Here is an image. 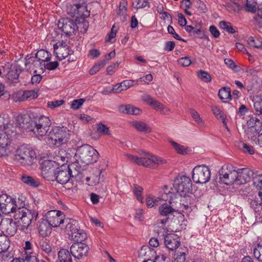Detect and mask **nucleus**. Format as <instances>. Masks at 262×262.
<instances>
[{"label":"nucleus","mask_w":262,"mask_h":262,"mask_svg":"<svg viewBox=\"0 0 262 262\" xmlns=\"http://www.w3.org/2000/svg\"><path fill=\"white\" fill-rule=\"evenodd\" d=\"M16 136V127L10 123L8 116H0V148L5 152L6 147Z\"/></svg>","instance_id":"obj_1"},{"label":"nucleus","mask_w":262,"mask_h":262,"mask_svg":"<svg viewBox=\"0 0 262 262\" xmlns=\"http://www.w3.org/2000/svg\"><path fill=\"white\" fill-rule=\"evenodd\" d=\"M30 126L26 127L37 136L42 137L47 134L51 122L49 117L42 115H35L33 113L30 116Z\"/></svg>","instance_id":"obj_2"},{"label":"nucleus","mask_w":262,"mask_h":262,"mask_svg":"<svg viewBox=\"0 0 262 262\" xmlns=\"http://www.w3.org/2000/svg\"><path fill=\"white\" fill-rule=\"evenodd\" d=\"M127 159L137 165L149 168H155L156 165H160L166 163V160L149 153L143 152V156L139 157L132 155H126Z\"/></svg>","instance_id":"obj_3"},{"label":"nucleus","mask_w":262,"mask_h":262,"mask_svg":"<svg viewBox=\"0 0 262 262\" xmlns=\"http://www.w3.org/2000/svg\"><path fill=\"white\" fill-rule=\"evenodd\" d=\"M38 216V213L36 211H31L27 208L18 209L14 214L13 217L20 227V230L25 231L27 230L31 222L36 221Z\"/></svg>","instance_id":"obj_4"},{"label":"nucleus","mask_w":262,"mask_h":262,"mask_svg":"<svg viewBox=\"0 0 262 262\" xmlns=\"http://www.w3.org/2000/svg\"><path fill=\"white\" fill-rule=\"evenodd\" d=\"M36 157L35 151L25 145L20 146L15 155V160L23 165H31Z\"/></svg>","instance_id":"obj_5"},{"label":"nucleus","mask_w":262,"mask_h":262,"mask_svg":"<svg viewBox=\"0 0 262 262\" xmlns=\"http://www.w3.org/2000/svg\"><path fill=\"white\" fill-rule=\"evenodd\" d=\"M80 162L89 165L96 162L98 159V152L92 146L85 144L80 147L77 150Z\"/></svg>","instance_id":"obj_6"},{"label":"nucleus","mask_w":262,"mask_h":262,"mask_svg":"<svg viewBox=\"0 0 262 262\" xmlns=\"http://www.w3.org/2000/svg\"><path fill=\"white\" fill-rule=\"evenodd\" d=\"M49 138L56 146L63 144L70 138V130L64 126H55L49 133Z\"/></svg>","instance_id":"obj_7"},{"label":"nucleus","mask_w":262,"mask_h":262,"mask_svg":"<svg viewBox=\"0 0 262 262\" xmlns=\"http://www.w3.org/2000/svg\"><path fill=\"white\" fill-rule=\"evenodd\" d=\"M192 184L189 177L179 175L175 179L173 186L176 192L180 195H185L192 191Z\"/></svg>","instance_id":"obj_8"},{"label":"nucleus","mask_w":262,"mask_h":262,"mask_svg":"<svg viewBox=\"0 0 262 262\" xmlns=\"http://www.w3.org/2000/svg\"><path fill=\"white\" fill-rule=\"evenodd\" d=\"M219 176L220 180L223 183L230 185L235 182L236 183L237 170H235L232 165L224 166L219 170Z\"/></svg>","instance_id":"obj_9"},{"label":"nucleus","mask_w":262,"mask_h":262,"mask_svg":"<svg viewBox=\"0 0 262 262\" xmlns=\"http://www.w3.org/2000/svg\"><path fill=\"white\" fill-rule=\"evenodd\" d=\"M210 170L205 165H198L192 170V178L195 183L205 184L210 179Z\"/></svg>","instance_id":"obj_10"},{"label":"nucleus","mask_w":262,"mask_h":262,"mask_svg":"<svg viewBox=\"0 0 262 262\" xmlns=\"http://www.w3.org/2000/svg\"><path fill=\"white\" fill-rule=\"evenodd\" d=\"M23 71L24 69L20 64L12 66L8 63L3 70L4 76L10 83H17L19 75Z\"/></svg>","instance_id":"obj_11"},{"label":"nucleus","mask_w":262,"mask_h":262,"mask_svg":"<svg viewBox=\"0 0 262 262\" xmlns=\"http://www.w3.org/2000/svg\"><path fill=\"white\" fill-rule=\"evenodd\" d=\"M57 167L55 162L49 160H43L41 163L42 177L46 180L54 181Z\"/></svg>","instance_id":"obj_12"},{"label":"nucleus","mask_w":262,"mask_h":262,"mask_svg":"<svg viewBox=\"0 0 262 262\" xmlns=\"http://www.w3.org/2000/svg\"><path fill=\"white\" fill-rule=\"evenodd\" d=\"M58 27L67 35L75 34L78 30L77 24L73 19L70 18H64L60 19Z\"/></svg>","instance_id":"obj_13"},{"label":"nucleus","mask_w":262,"mask_h":262,"mask_svg":"<svg viewBox=\"0 0 262 262\" xmlns=\"http://www.w3.org/2000/svg\"><path fill=\"white\" fill-rule=\"evenodd\" d=\"M89 250L88 245L82 242L75 243L70 248V252L73 256L77 259H81L87 256Z\"/></svg>","instance_id":"obj_14"},{"label":"nucleus","mask_w":262,"mask_h":262,"mask_svg":"<svg viewBox=\"0 0 262 262\" xmlns=\"http://www.w3.org/2000/svg\"><path fill=\"white\" fill-rule=\"evenodd\" d=\"M20 227L17 222L12 219H5L0 220V229L10 236H13L17 229Z\"/></svg>","instance_id":"obj_15"},{"label":"nucleus","mask_w":262,"mask_h":262,"mask_svg":"<svg viewBox=\"0 0 262 262\" xmlns=\"http://www.w3.org/2000/svg\"><path fill=\"white\" fill-rule=\"evenodd\" d=\"M63 212L60 210H53L48 211L44 218L52 227H57L64 222Z\"/></svg>","instance_id":"obj_16"},{"label":"nucleus","mask_w":262,"mask_h":262,"mask_svg":"<svg viewBox=\"0 0 262 262\" xmlns=\"http://www.w3.org/2000/svg\"><path fill=\"white\" fill-rule=\"evenodd\" d=\"M54 180L61 184H66L69 182L73 174L70 173V169L67 165L63 163L60 167H58L55 172Z\"/></svg>","instance_id":"obj_17"},{"label":"nucleus","mask_w":262,"mask_h":262,"mask_svg":"<svg viewBox=\"0 0 262 262\" xmlns=\"http://www.w3.org/2000/svg\"><path fill=\"white\" fill-rule=\"evenodd\" d=\"M37 96V93L35 90L19 91L13 93L12 98L15 102H20L34 99Z\"/></svg>","instance_id":"obj_18"},{"label":"nucleus","mask_w":262,"mask_h":262,"mask_svg":"<svg viewBox=\"0 0 262 262\" xmlns=\"http://www.w3.org/2000/svg\"><path fill=\"white\" fill-rule=\"evenodd\" d=\"M13 200L14 199L7 194H3L0 195V206L3 210V213L9 214L13 211L14 209Z\"/></svg>","instance_id":"obj_19"},{"label":"nucleus","mask_w":262,"mask_h":262,"mask_svg":"<svg viewBox=\"0 0 262 262\" xmlns=\"http://www.w3.org/2000/svg\"><path fill=\"white\" fill-rule=\"evenodd\" d=\"M247 123L249 126L247 133L248 138H252L260 133L261 123L258 118L252 117L248 121Z\"/></svg>","instance_id":"obj_20"},{"label":"nucleus","mask_w":262,"mask_h":262,"mask_svg":"<svg viewBox=\"0 0 262 262\" xmlns=\"http://www.w3.org/2000/svg\"><path fill=\"white\" fill-rule=\"evenodd\" d=\"M164 245L169 250L173 251L180 245V237L174 233H168L164 237Z\"/></svg>","instance_id":"obj_21"},{"label":"nucleus","mask_w":262,"mask_h":262,"mask_svg":"<svg viewBox=\"0 0 262 262\" xmlns=\"http://www.w3.org/2000/svg\"><path fill=\"white\" fill-rule=\"evenodd\" d=\"M176 209L173 208L169 204L164 203L159 208V212L161 216L165 217V219L158 220V223H161L162 225H165L167 222L170 216L173 215Z\"/></svg>","instance_id":"obj_22"},{"label":"nucleus","mask_w":262,"mask_h":262,"mask_svg":"<svg viewBox=\"0 0 262 262\" xmlns=\"http://www.w3.org/2000/svg\"><path fill=\"white\" fill-rule=\"evenodd\" d=\"M237 173L236 183L238 185L247 183L254 176L253 171L247 168L239 169Z\"/></svg>","instance_id":"obj_23"},{"label":"nucleus","mask_w":262,"mask_h":262,"mask_svg":"<svg viewBox=\"0 0 262 262\" xmlns=\"http://www.w3.org/2000/svg\"><path fill=\"white\" fill-rule=\"evenodd\" d=\"M180 196L182 198L180 200V205L182 206L185 210L191 208L198 201V199L192 192L186 194V195Z\"/></svg>","instance_id":"obj_24"},{"label":"nucleus","mask_w":262,"mask_h":262,"mask_svg":"<svg viewBox=\"0 0 262 262\" xmlns=\"http://www.w3.org/2000/svg\"><path fill=\"white\" fill-rule=\"evenodd\" d=\"M71 51L66 43H62L59 46H54V52L59 60H62L70 55Z\"/></svg>","instance_id":"obj_25"},{"label":"nucleus","mask_w":262,"mask_h":262,"mask_svg":"<svg viewBox=\"0 0 262 262\" xmlns=\"http://www.w3.org/2000/svg\"><path fill=\"white\" fill-rule=\"evenodd\" d=\"M139 255L140 257L143 258L144 260L149 262H154L155 258L158 256L156 255V252L154 249L147 246L142 247Z\"/></svg>","instance_id":"obj_26"},{"label":"nucleus","mask_w":262,"mask_h":262,"mask_svg":"<svg viewBox=\"0 0 262 262\" xmlns=\"http://www.w3.org/2000/svg\"><path fill=\"white\" fill-rule=\"evenodd\" d=\"M38 229L39 234L43 237L49 235L52 232V227L44 217L39 222Z\"/></svg>","instance_id":"obj_27"},{"label":"nucleus","mask_w":262,"mask_h":262,"mask_svg":"<svg viewBox=\"0 0 262 262\" xmlns=\"http://www.w3.org/2000/svg\"><path fill=\"white\" fill-rule=\"evenodd\" d=\"M20 180L26 185L34 188L38 187L40 185V183L37 179L26 174L21 175Z\"/></svg>","instance_id":"obj_28"},{"label":"nucleus","mask_w":262,"mask_h":262,"mask_svg":"<svg viewBox=\"0 0 262 262\" xmlns=\"http://www.w3.org/2000/svg\"><path fill=\"white\" fill-rule=\"evenodd\" d=\"M30 62L33 63V69L34 73H43L45 71V62H41L39 60L37 59L34 57V58H31Z\"/></svg>","instance_id":"obj_29"},{"label":"nucleus","mask_w":262,"mask_h":262,"mask_svg":"<svg viewBox=\"0 0 262 262\" xmlns=\"http://www.w3.org/2000/svg\"><path fill=\"white\" fill-rule=\"evenodd\" d=\"M134 80H124L121 83H119L114 85L116 93H120L123 91H125L131 86L134 85Z\"/></svg>","instance_id":"obj_30"},{"label":"nucleus","mask_w":262,"mask_h":262,"mask_svg":"<svg viewBox=\"0 0 262 262\" xmlns=\"http://www.w3.org/2000/svg\"><path fill=\"white\" fill-rule=\"evenodd\" d=\"M218 96L222 102H227V100L231 99L230 88L223 87L219 91Z\"/></svg>","instance_id":"obj_31"},{"label":"nucleus","mask_w":262,"mask_h":262,"mask_svg":"<svg viewBox=\"0 0 262 262\" xmlns=\"http://www.w3.org/2000/svg\"><path fill=\"white\" fill-rule=\"evenodd\" d=\"M119 111L123 113L137 115L140 114L141 110L133 105H121L119 107Z\"/></svg>","instance_id":"obj_32"},{"label":"nucleus","mask_w":262,"mask_h":262,"mask_svg":"<svg viewBox=\"0 0 262 262\" xmlns=\"http://www.w3.org/2000/svg\"><path fill=\"white\" fill-rule=\"evenodd\" d=\"M77 11V18H82L81 23L88 24V22H85L84 20L85 18L89 17L90 15V11L88 10L87 5L78 6Z\"/></svg>","instance_id":"obj_33"},{"label":"nucleus","mask_w":262,"mask_h":262,"mask_svg":"<svg viewBox=\"0 0 262 262\" xmlns=\"http://www.w3.org/2000/svg\"><path fill=\"white\" fill-rule=\"evenodd\" d=\"M211 111L213 114L218 119H221L223 123L226 126V128L228 130L229 128L227 127V123L225 120L226 116L221 110L216 105L211 106Z\"/></svg>","instance_id":"obj_34"},{"label":"nucleus","mask_w":262,"mask_h":262,"mask_svg":"<svg viewBox=\"0 0 262 262\" xmlns=\"http://www.w3.org/2000/svg\"><path fill=\"white\" fill-rule=\"evenodd\" d=\"M71 253L66 249H61L58 253V257L60 262H72Z\"/></svg>","instance_id":"obj_35"},{"label":"nucleus","mask_w":262,"mask_h":262,"mask_svg":"<svg viewBox=\"0 0 262 262\" xmlns=\"http://www.w3.org/2000/svg\"><path fill=\"white\" fill-rule=\"evenodd\" d=\"M34 57L41 62H47L51 60V54L45 50H40L35 54Z\"/></svg>","instance_id":"obj_36"},{"label":"nucleus","mask_w":262,"mask_h":262,"mask_svg":"<svg viewBox=\"0 0 262 262\" xmlns=\"http://www.w3.org/2000/svg\"><path fill=\"white\" fill-rule=\"evenodd\" d=\"M133 126L139 132L150 133L151 128L145 123L141 121H135L133 122Z\"/></svg>","instance_id":"obj_37"},{"label":"nucleus","mask_w":262,"mask_h":262,"mask_svg":"<svg viewBox=\"0 0 262 262\" xmlns=\"http://www.w3.org/2000/svg\"><path fill=\"white\" fill-rule=\"evenodd\" d=\"M250 208L252 209L255 213H259L261 210L262 202L256 198L249 199Z\"/></svg>","instance_id":"obj_38"},{"label":"nucleus","mask_w":262,"mask_h":262,"mask_svg":"<svg viewBox=\"0 0 262 262\" xmlns=\"http://www.w3.org/2000/svg\"><path fill=\"white\" fill-rule=\"evenodd\" d=\"M10 246V241L8 237L4 234H0V252L4 250H7Z\"/></svg>","instance_id":"obj_39"},{"label":"nucleus","mask_w":262,"mask_h":262,"mask_svg":"<svg viewBox=\"0 0 262 262\" xmlns=\"http://www.w3.org/2000/svg\"><path fill=\"white\" fill-rule=\"evenodd\" d=\"M161 198L159 199L164 201H169L171 203L172 193L171 192V189H169L166 185L164 186L162 190L161 191Z\"/></svg>","instance_id":"obj_40"},{"label":"nucleus","mask_w":262,"mask_h":262,"mask_svg":"<svg viewBox=\"0 0 262 262\" xmlns=\"http://www.w3.org/2000/svg\"><path fill=\"white\" fill-rule=\"evenodd\" d=\"M70 238L76 243L82 242L86 238V234L82 230L79 229L78 231L75 232Z\"/></svg>","instance_id":"obj_41"},{"label":"nucleus","mask_w":262,"mask_h":262,"mask_svg":"<svg viewBox=\"0 0 262 262\" xmlns=\"http://www.w3.org/2000/svg\"><path fill=\"white\" fill-rule=\"evenodd\" d=\"M78 229L77 224L74 221L69 222L66 226V231L69 237L75 233V232H78Z\"/></svg>","instance_id":"obj_42"},{"label":"nucleus","mask_w":262,"mask_h":262,"mask_svg":"<svg viewBox=\"0 0 262 262\" xmlns=\"http://www.w3.org/2000/svg\"><path fill=\"white\" fill-rule=\"evenodd\" d=\"M253 254L254 257L259 262H262V244L258 243L254 244Z\"/></svg>","instance_id":"obj_43"},{"label":"nucleus","mask_w":262,"mask_h":262,"mask_svg":"<svg viewBox=\"0 0 262 262\" xmlns=\"http://www.w3.org/2000/svg\"><path fill=\"white\" fill-rule=\"evenodd\" d=\"M254 108L255 114L257 115H261L262 117V95L255 99L254 102Z\"/></svg>","instance_id":"obj_44"},{"label":"nucleus","mask_w":262,"mask_h":262,"mask_svg":"<svg viewBox=\"0 0 262 262\" xmlns=\"http://www.w3.org/2000/svg\"><path fill=\"white\" fill-rule=\"evenodd\" d=\"M132 5L137 10L144 8L146 7H150L148 0H134Z\"/></svg>","instance_id":"obj_45"},{"label":"nucleus","mask_w":262,"mask_h":262,"mask_svg":"<svg viewBox=\"0 0 262 262\" xmlns=\"http://www.w3.org/2000/svg\"><path fill=\"white\" fill-rule=\"evenodd\" d=\"M219 26L221 29L226 31L229 33L233 34L235 32V30L229 22L221 21L219 23Z\"/></svg>","instance_id":"obj_46"},{"label":"nucleus","mask_w":262,"mask_h":262,"mask_svg":"<svg viewBox=\"0 0 262 262\" xmlns=\"http://www.w3.org/2000/svg\"><path fill=\"white\" fill-rule=\"evenodd\" d=\"M70 169V173L73 174L72 177H77L80 173L81 166L77 163H73L70 165H67Z\"/></svg>","instance_id":"obj_47"},{"label":"nucleus","mask_w":262,"mask_h":262,"mask_svg":"<svg viewBox=\"0 0 262 262\" xmlns=\"http://www.w3.org/2000/svg\"><path fill=\"white\" fill-rule=\"evenodd\" d=\"M245 9L247 12H255L256 10V3L253 0H247Z\"/></svg>","instance_id":"obj_48"},{"label":"nucleus","mask_w":262,"mask_h":262,"mask_svg":"<svg viewBox=\"0 0 262 262\" xmlns=\"http://www.w3.org/2000/svg\"><path fill=\"white\" fill-rule=\"evenodd\" d=\"M198 76L199 79L205 82H210L211 81V77L210 74L203 70H200L198 72Z\"/></svg>","instance_id":"obj_49"},{"label":"nucleus","mask_w":262,"mask_h":262,"mask_svg":"<svg viewBox=\"0 0 262 262\" xmlns=\"http://www.w3.org/2000/svg\"><path fill=\"white\" fill-rule=\"evenodd\" d=\"M40 248L49 256H54V253L52 251L51 246L46 241H42L40 243Z\"/></svg>","instance_id":"obj_50"},{"label":"nucleus","mask_w":262,"mask_h":262,"mask_svg":"<svg viewBox=\"0 0 262 262\" xmlns=\"http://www.w3.org/2000/svg\"><path fill=\"white\" fill-rule=\"evenodd\" d=\"M247 41L250 47L258 49L262 47V41L258 39H254L253 37H250Z\"/></svg>","instance_id":"obj_51"},{"label":"nucleus","mask_w":262,"mask_h":262,"mask_svg":"<svg viewBox=\"0 0 262 262\" xmlns=\"http://www.w3.org/2000/svg\"><path fill=\"white\" fill-rule=\"evenodd\" d=\"M227 10L230 12H238L241 10L242 7L237 3L230 2L226 5Z\"/></svg>","instance_id":"obj_52"},{"label":"nucleus","mask_w":262,"mask_h":262,"mask_svg":"<svg viewBox=\"0 0 262 262\" xmlns=\"http://www.w3.org/2000/svg\"><path fill=\"white\" fill-rule=\"evenodd\" d=\"M142 100L146 102L147 104L151 106L154 109L156 106V103L158 102V101L154 99L150 95L144 94L142 96Z\"/></svg>","instance_id":"obj_53"},{"label":"nucleus","mask_w":262,"mask_h":262,"mask_svg":"<svg viewBox=\"0 0 262 262\" xmlns=\"http://www.w3.org/2000/svg\"><path fill=\"white\" fill-rule=\"evenodd\" d=\"M253 185L260 190L262 189V174H255L252 178Z\"/></svg>","instance_id":"obj_54"},{"label":"nucleus","mask_w":262,"mask_h":262,"mask_svg":"<svg viewBox=\"0 0 262 262\" xmlns=\"http://www.w3.org/2000/svg\"><path fill=\"white\" fill-rule=\"evenodd\" d=\"M77 6L73 4H70L67 6V11L68 14L71 17L77 18Z\"/></svg>","instance_id":"obj_55"},{"label":"nucleus","mask_w":262,"mask_h":262,"mask_svg":"<svg viewBox=\"0 0 262 262\" xmlns=\"http://www.w3.org/2000/svg\"><path fill=\"white\" fill-rule=\"evenodd\" d=\"M156 105L154 108L155 110L159 111L162 114L167 115L170 112V110L169 108L164 105L163 104L160 103L159 101L155 104Z\"/></svg>","instance_id":"obj_56"},{"label":"nucleus","mask_w":262,"mask_h":262,"mask_svg":"<svg viewBox=\"0 0 262 262\" xmlns=\"http://www.w3.org/2000/svg\"><path fill=\"white\" fill-rule=\"evenodd\" d=\"M13 257V254L7 250L0 252V259L2 262H8Z\"/></svg>","instance_id":"obj_57"},{"label":"nucleus","mask_w":262,"mask_h":262,"mask_svg":"<svg viewBox=\"0 0 262 262\" xmlns=\"http://www.w3.org/2000/svg\"><path fill=\"white\" fill-rule=\"evenodd\" d=\"M170 143L178 153L182 155L187 153V149L184 146L179 144L174 141H171Z\"/></svg>","instance_id":"obj_58"},{"label":"nucleus","mask_w":262,"mask_h":262,"mask_svg":"<svg viewBox=\"0 0 262 262\" xmlns=\"http://www.w3.org/2000/svg\"><path fill=\"white\" fill-rule=\"evenodd\" d=\"M97 131L102 135H110L109 128L104 124L100 123L97 124Z\"/></svg>","instance_id":"obj_59"},{"label":"nucleus","mask_w":262,"mask_h":262,"mask_svg":"<svg viewBox=\"0 0 262 262\" xmlns=\"http://www.w3.org/2000/svg\"><path fill=\"white\" fill-rule=\"evenodd\" d=\"M143 189L137 185H134V192L138 201L142 202L143 197L142 196Z\"/></svg>","instance_id":"obj_60"},{"label":"nucleus","mask_w":262,"mask_h":262,"mask_svg":"<svg viewBox=\"0 0 262 262\" xmlns=\"http://www.w3.org/2000/svg\"><path fill=\"white\" fill-rule=\"evenodd\" d=\"M14 202V206L13 210V211H12V213H14V214H16V212L18 210V209H21V208H26L25 207V203L21 201L18 199L17 201H16L15 199L13 200Z\"/></svg>","instance_id":"obj_61"},{"label":"nucleus","mask_w":262,"mask_h":262,"mask_svg":"<svg viewBox=\"0 0 262 262\" xmlns=\"http://www.w3.org/2000/svg\"><path fill=\"white\" fill-rule=\"evenodd\" d=\"M190 113L196 123L199 125L203 124L202 118L200 117L199 113L195 110L192 108L190 109Z\"/></svg>","instance_id":"obj_62"},{"label":"nucleus","mask_w":262,"mask_h":262,"mask_svg":"<svg viewBox=\"0 0 262 262\" xmlns=\"http://www.w3.org/2000/svg\"><path fill=\"white\" fill-rule=\"evenodd\" d=\"M186 252L178 251L174 255V262H185L186 259Z\"/></svg>","instance_id":"obj_63"},{"label":"nucleus","mask_w":262,"mask_h":262,"mask_svg":"<svg viewBox=\"0 0 262 262\" xmlns=\"http://www.w3.org/2000/svg\"><path fill=\"white\" fill-rule=\"evenodd\" d=\"M85 100L81 98L79 99L74 100L72 102L71 107L73 110L79 109L81 106L83 104Z\"/></svg>","instance_id":"obj_64"}]
</instances>
